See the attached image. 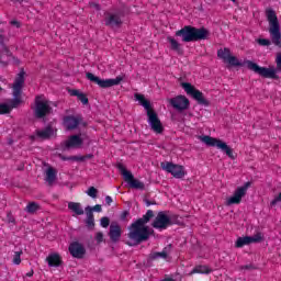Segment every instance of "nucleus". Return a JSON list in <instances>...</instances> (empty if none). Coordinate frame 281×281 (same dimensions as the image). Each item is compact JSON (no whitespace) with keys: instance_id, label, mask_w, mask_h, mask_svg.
Instances as JSON below:
<instances>
[{"instance_id":"1","label":"nucleus","mask_w":281,"mask_h":281,"mask_svg":"<svg viewBox=\"0 0 281 281\" xmlns=\"http://www.w3.org/2000/svg\"><path fill=\"white\" fill-rule=\"evenodd\" d=\"M150 218H155L153 210H148L146 214L130 225L127 238L133 240L135 245H142V243H146L150 238L153 231L149 226H146L150 223Z\"/></svg>"},{"instance_id":"2","label":"nucleus","mask_w":281,"mask_h":281,"mask_svg":"<svg viewBox=\"0 0 281 281\" xmlns=\"http://www.w3.org/2000/svg\"><path fill=\"white\" fill-rule=\"evenodd\" d=\"M176 36H181L183 43H196L198 41H207L210 31L205 27L196 29L192 25H186L176 32Z\"/></svg>"},{"instance_id":"3","label":"nucleus","mask_w":281,"mask_h":281,"mask_svg":"<svg viewBox=\"0 0 281 281\" xmlns=\"http://www.w3.org/2000/svg\"><path fill=\"white\" fill-rule=\"evenodd\" d=\"M266 19L269 23V34L271 36V42L277 47H281L280 21H278L276 10L266 9Z\"/></svg>"},{"instance_id":"4","label":"nucleus","mask_w":281,"mask_h":281,"mask_svg":"<svg viewBox=\"0 0 281 281\" xmlns=\"http://www.w3.org/2000/svg\"><path fill=\"white\" fill-rule=\"evenodd\" d=\"M25 85V71H20L13 82V99L10 101V109H16L21 104V93H23V86Z\"/></svg>"},{"instance_id":"5","label":"nucleus","mask_w":281,"mask_h":281,"mask_svg":"<svg viewBox=\"0 0 281 281\" xmlns=\"http://www.w3.org/2000/svg\"><path fill=\"white\" fill-rule=\"evenodd\" d=\"M199 139H201L203 144H206V146L218 148L220 150H222V153H225L227 157L234 159V150L232 149V147H229L227 143L221 140L220 138H214L212 136L204 135L199 136Z\"/></svg>"},{"instance_id":"6","label":"nucleus","mask_w":281,"mask_h":281,"mask_svg":"<svg viewBox=\"0 0 281 281\" xmlns=\"http://www.w3.org/2000/svg\"><path fill=\"white\" fill-rule=\"evenodd\" d=\"M87 80H90V82H93L94 85H98L101 89H111V87H117L124 78L121 76H117L114 79H101L100 77L93 75V72H86Z\"/></svg>"},{"instance_id":"7","label":"nucleus","mask_w":281,"mask_h":281,"mask_svg":"<svg viewBox=\"0 0 281 281\" xmlns=\"http://www.w3.org/2000/svg\"><path fill=\"white\" fill-rule=\"evenodd\" d=\"M117 170L121 172L122 177L124 178V182L128 183L130 188L134 190H145L146 184L144 182L135 179L133 172L128 171L124 165L119 164L116 165Z\"/></svg>"},{"instance_id":"8","label":"nucleus","mask_w":281,"mask_h":281,"mask_svg":"<svg viewBox=\"0 0 281 281\" xmlns=\"http://www.w3.org/2000/svg\"><path fill=\"white\" fill-rule=\"evenodd\" d=\"M247 69L257 74L261 78H271L272 80H278L280 77L277 75L276 68L260 67L258 64L247 60Z\"/></svg>"},{"instance_id":"9","label":"nucleus","mask_w":281,"mask_h":281,"mask_svg":"<svg viewBox=\"0 0 281 281\" xmlns=\"http://www.w3.org/2000/svg\"><path fill=\"white\" fill-rule=\"evenodd\" d=\"M181 87L186 91L187 95H190L193 100L198 101V104H201L202 106H210V101L205 99L203 92L192 86V83L182 82Z\"/></svg>"},{"instance_id":"10","label":"nucleus","mask_w":281,"mask_h":281,"mask_svg":"<svg viewBox=\"0 0 281 281\" xmlns=\"http://www.w3.org/2000/svg\"><path fill=\"white\" fill-rule=\"evenodd\" d=\"M49 113H52V105H49V101L41 100V97H36L34 109L35 117H37V120H43V117H46Z\"/></svg>"},{"instance_id":"11","label":"nucleus","mask_w":281,"mask_h":281,"mask_svg":"<svg viewBox=\"0 0 281 281\" xmlns=\"http://www.w3.org/2000/svg\"><path fill=\"white\" fill-rule=\"evenodd\" d=\"M151 227H154V229H158L159 232H164V229L172 227V218H170L166 212L160 211L151 223Z\"/></svg>"},{"instance_id":"12","label":"nucleus","mask_w":281,"mask_h":281,"mask_svg":"<svg viewBox=\"0 0 281 281\" xmlns=\"http://www.w3.org/2000/svg\"><path fill=\"white\" fill-rule=\"evenodd\" d=\"M162 170L172 175L175 179H183L186 177V168L175 162L166 161L160 164Z\"/></svg>"},{"instance_id":"13","label":"nucleus","mask_w":281,"mask_h":281,"mask_svg":"<svg viewBox=\"0 0 281 281\" xmlns=\"http://www.w3.org/2000/svg\"><path fill=\"white\" fill-rule=\"evenodd\" d=\"M148 124L156 135H161L164 133V124H161V120H159V115L155 110L147 112Z\"/></svg>"},{"instance_id":"14","label":"nucleus","mask_w":281,"mask_h":281,"mask_svg":"<svg viewBox=\"0 0 281 281\" xmlns=\"http://www.w3.org/2000/svg\"><path fill=\"white\" fill-rule=\"evenodd\" d=\"M122 12L111 13L106 12L104 16V25L106 27H122Z\"/></svg>"},{"instance_id":"15","label":"nucleus","mask_w":281,"mask_h":281,"mask_svg":"<svg viewBox=\"0 0 281 281\" xmlns=\"http://www.w3.org/2000/svg\"><path fill=\"white\" fill-rule=\"evenodd\" d=\"M169 104H171V106L176 111H179L180 113L182 111H188V109H190V100L184 95H178L176 98H171L169 100Z\"/></svg>"},{"instance_id":"16","label":"nucleus","mask_w":281,"mask_h":281,"mask_svg":"<svg viewBox=\"0 0 281 281\" xmlns=\"http://www.w3.org/2000/svg\"><path fill=\"white\" fill-rule=\"evenodd\" d=\"M247 194V183H244L243 187H238L234 194L226 199V205H240V202L243 201V196Z\"/></svg>"},{"instance_id":"17","label":"nucleus","mask_w":281,"mask_h":281,"mask_svg":"<svg viewBox=\"0 0 281 281\" xmlns=\"http://www.w3.org/2000/svg\"><path fill=\"white\" fill-rule=\"evenodd\" d=\"M85 140L80 137V134L70 135L67 140L63 143L64 150H69L71 148H81Z\"/></svg>"},{"instance_id":"18","label":"nucleus","mask_w":281,"mask_h":281,"mask_svg":"<svg viewBox=\"0 0 281 281\" xmlns=\"http://www.w3.org/2000/svg\"><path fill=\"white\" fill-rule=\"evenodd\" d=\"M80 122H82V116L80 115H67L64 117V126L67 131H76L80 126Z\"/></svg>"},{"instance_id":"19","label":"nucleus","mask_w":281,"mask_h":281,"mask_svg":"<svg viewBox=\"0 0 281 281\" xmlns=\"http://www.w3.org/2000/svg\"><path fill=\"white\" fill-rule=\"evenodd\" d=\"M68 250L70 252V256H72V258H79V259L85 258V254H87L85 246H82V244L78 241L70 244Z\"/></svg>"},{"instance_id":"20","label":"nucleus","mask_w":281,"mask_h":281,"mask_svg":"<svg viewBox=\"0 0 281 281\" xmlns=\"http://www.w3.org/2000/svg\"><path fill=\"white\" fill-rule=\"evenodd\" d=\"M110 239L112 243H117L120 238H122V227L119 226L117 223H112L110 225V232H109Z\"/></svg>"},{"instance_id":"21","label":"nucleus","mask_w":281,"mask_h":281,"mask_svg":"<svg viewBox=\"0 0 281 281\" xmlns=\"http://www.w3.org/2000/svg\"><path fill=\"white\" fill-rule=\"evenodd\" d=\"M134 98L137 100V102H139L140 106H144V109L147 111V113L149 111H153V106L150 105V101L146 100V97H144V94L135 93Z\"/></svg>"},{"instance_id":"22","label":"nucleus","mask_w":281,"mask_h":281,"mask_svg":"<svg viewBox=\"0 0 281 281\" xmlns=\"http://www.w3.org/2000/svg\"><path fill=\"white\" fill-rule=\"evenodd\" d=\"M10 58H12V52H10V48H4L0 53V65H1V67H8V63H10Z\"/></svg>"},{"instance_id":"23","label":"nucleus","mask_w":281,"mask_h":281,"mask_svg":"<svg viewBox=\"0 0 281 281\" xmlns=\"http://www.w3.org/2000/svg\"><path fill=\"white\" fill-rule=\"evenodd\" d=\"M46 261L48 263V267H60V265H63V260L60 259V255L58 254L49 255L46 258Z\"/></svg>"},{"instance_id":"24","label":"nucleus","mask_w":281,"mask_h":281,"mask_svg":"<svg viewBox=\"0 0 281 281\" xmlns=\"http://www.w3.org/2000/svg\"><path fill=\"white\" fill-rule=\"evenodd\" d=\"M53 133H54V131L49 126L45 127L44 130L35 131V135L40 139H49V137H52Z\"/></svg>"},{"instance_id":"25","label":"nucleus","mask_w":281,"mask_h":281,"mask_svg":"<svg viewBox=\"0 0 281 281\" xmlns=\"http://www.w3.org/2000/svg\"><path fill=\"white\" fill-rule=\"evenodd\" d=\"M68 210H71V212L76 213L77 216H82V214H85V210H82L81 204L78 202H69Z\"/></svg>"},{"instance_id":"26","label":"nucleus","mask_w":281,"mask_h":281,"mask_svg":"<svg viewBox=\"0 0 281 281\" xmlns=\"http://www.w3.org/2000/svg\"><path fill=\"white\" fill-rule=\"evenodd\" d=\"M194 273H202V274H209V273H212V269H210V267L207 266H195L191 272H190V276H194Z\"/></svg>"},{"instance_id":"27","label":"nucleus","mask_w":281,"mask_h":281,"mask_svg":"<svg viewBox=\"0 0 281 281\" xmlns=\"http://www.w3.org/2000/svg\"><path fill=\"white\" fill-rule=\"evenodd\" d=\"M45 181L48 183V186H52L54 181H56V169L53 167H49L46 170V178Z\"/></svg>"},{"instance_id":"28","label":"nucleus","mask_w":281,"mask_h":281,"mask_svg":"<svg viewBox=\"0 0 281 281\" xmlns=\"http://www.w3.org/2000/svg\"><path fill=\"white\" fill-rule=\"evenodd\" d=\"M161 258L162 260H166L168 258V248H164L160 252H151L149 255V260H159Z\"/></svg>"},{"instance_id":"29","label":"nucleus","mask_w":281,"mask_h":281,"mask_svg":"<svg viewBox=\"0 0 281 281\" xmlns=\"http://www.w3.org/2000/svg\"><path fill=\"white\" fill-rule=\"evenodd\" d=\"M217 56L224 60V63H227L232 56V50L229 48H221L217 50Z\"/></svg>"},{"instance_id":"30","label":"nucleus","mask_w":281,"mask_h":281,"mask_svg":"<svg viewBox=\"0 0 281 281\" xmlns=\"http://www.w3.org/2000/svg\"><path fill=\"white\" fill-rule=\"evenodd\" d=\"M38 210H41V205L36 202H29L25 207V212H27V214H36Z\"/></svg>"},{"instance_id":"31","label":"nucleus","mask_w":281,"mask_h":281,"mask_svg":"<svg viewBox=\"0 0 281 281\" xmlns=\"http://www.w3.org/2000/svg\"><path fill=\"white\" fill-rule=\"evenodd\" d=\"M167 41H168V43H170L171 49L173 52H178V54H179V52H181V44H179V42H177V40H175L172 36H169V37H167Z\"/></svg>"},{"instance_id":"32","label":"nucleus","mask_w":281,"mask_h":281,"mask_svg":"<svg viewBox=\"0 0 281 281\" xmlns=\"http://www.w3.org/2000/svg\"><path fill=\"white\" fill-rule=\"evenodd\" d=\"M254 243H262V233H257L254 236L247 237V245H251Z\"/></svg>"},{"instance_id":"33","label":"nucleus","mask_w":281,"mask_h":281,"mask_svg":"<svg viewBox=\"0 0 281 281\" xmlns=\"http://www.w3.org/2000/svg\"><path fill=\"white\" fill-rule=\"evenodd\" d=\"M226 63L231 65V67H240L243 65L234 55H231Z\"/></svg>"},{"instance_id":"34","label":"nucleus","mask_w":281,"mask_h":281,"mask_svg":"<svg viewBox=\"0 0 281 281\" xmlns=\"http://www.w3.org/2000/svg\"><path fill=\"white\" fill-rule=\"evenodd\" d=\"M245 245H247V236L238 237L235 243V247L237 249H243V247H245Z\"/></svg>"},{"instance_id":"35","label":"nucleus","mask_w":281,"mask_h":281,"mask_svg":"<svg viewBox=\"0 0 281 281\" xmlns=\"http://www.w3.org/2000/svg\"><path fill=\"white\" fill-rule=\"evenodd\" d=\"M12 112V108L5 103H0V115H8Z\"/></svg>"},{"instance_id":"36","label":"nucleus","mask_w":281,"mask_h":281,"mask_svg":"<svg viewBox=\"0 0 281 281\" xmlns=\"http://www.w3.org/2000/svg\"><path fill=\"white\" fill-rule=\"evenodd\" d=\"M21 256H23V250L14 252L13 265H21Z\"/></svg>"},{"instance_id":"37","label":"nucleus","mask_w":281,"mask_h":281,"mask_svg":"<svg viewBox=\"0 0 281 281\" xmlns=\"http://www.w3.org/2000/svg\"><path fill=\"white\" fill-rule=\"evenodd\" d=\"M87 194L88 196H91V199H98V189H95V187H90Z\"/></svg>"},{"instance_id":"38","label":"nucleus","mask_w":281,"mask_h":281,"mask_svg":"<svg viewBox=\"0 0 281 281\" xmlns=\"http://www.w3.org/2000/svg\"><path fill=\"white\" fill-rule=\"evenodd\" d=\"M76 161H87V159H93V154H87L85 156H75Z\"/></svg>"},{"instance_id":"39","label":"nucleus","mask_w":281,"mask_h":281,"mask_svg":"<svg viewBox=\"0 0 281 281\" xmlns=\"http://www.w3.org/2000/svg\"><path fill=\"white\" fill-rule=\"evenodd\" d=\"M258 45H260L261 47H269V45H271V41L267 40V38H258L257 40Z\"/></svg>"},{"instance_id":"40","label":"nucleus","mask_w":281,"mask_h":281,"mask_svg":"<svg viewBox=\"0 0 281 281\" xmlns=\"http://www.w3.org/2000/svg\"><path fill=\"white\" fill-rule=\"evenodd\" d=\"M100 225H101V227L106 228V227H109V225H111V220L106 216L101 217Z\"/></svg>"},{"instance_id":"41","label":"nucleus","mask_w":281,"mask_h":281,"mask_svg":"<svg viewBox=\"0 0 281 281\" xmlns=\"http://www.w3.org/2000/svg\"><path fill=\"white\" fill-rule=\"evenodd\" d=\"M86 225H87V227H90L91 229H93V227H95V218L94 217H87L86 218Z\"/></svg>"},{"instance_id":"42","label":"nucleus","mask_w":281,"mask_h":281,"mask_svg":"<svg viewBox=\"0 0 281 281\" xmlns=\"http://www.w3.org/2000/svg\"><path fill=\"white\" fill-rule=\"evenodd\" d=\"M77 99L79 100V102H81L82 104H89V98H87V94L85 93H80Z\"/></svg>"},{"instance_id":"43","label":"nucleus","mask_w":281,"mask_h":281,"mask_svg":"<svg viewBox=\"0 0 281 281\" xmlns=\"http://www.w3.org/2000/svg\"><path fill=\"white\" fill-rule=\"evenodd\" d=\"M85 212H86L87 218H94V216H93V209L91 206H87L85 209Z\"/></svg>"},{"instance_id":"44","label":"nucleus","mask_w":281,"mask_h":281,"mask_svg":"<svg viewBox=\"0 0 281 281\" xmlns=\"http://www.w3.org/2000/svg\"><path fill=\"white\" fill-rule=\"evenodd\" d=\"M76 156H64L63 154H59V159H61V161H76Z\"/></svg>"},{"instance_id":"45","label":"nucleus","mask_w":281,"mask_h":281,"mask_svg":"<svg viewBox=\"0 0 281 281\" xmlns=\"http://www.w3.org/2000/svg\"><path fill=\"white\" fill-rule=\"evenodd\" d=\"M280 201H281V193H279V194L270 202L271 207H276V205H278V203H280Z\"/></svg>"},{"instance_id":"46","label":"nucleus","mask_w":281,"mask_h":281,"mask_svg":"<svg viewBox=\"0 0 281 281\" xmlns=\"http://www.w3.org/2000/svg\"><path fill=\"white\" fill-rule=\"evenodd\" d=\"M95 240H97V243H103L104 241V234L102 233V232H98L97 234H95Z\"/></svg>"},{"instance_id":"47","label":"nucleus","mask_w":281,"mask_h":281,"mask_svg":"<svg viewBox=\"0 0 281 281\" xmlns=\"http://www.w3.org/2000/svg\"><path fill=\"white\" fill-rule=\"evenodd\" d=\"M92 212H102V205L95 204V205L92 207Z\"/></svg>"},{"instance_id":"48","label":"nucleus","mask_w":281,"mask_h":281,"mask_svg":"<svg viewBox=\"0 0 281 281\" xmlns=\"http://www.w3.org/2000/svg\"><path fill=\"white\" fill-rule=\"evenodd\" d=\"M105 203H106V205H111V203H113V198H111V195H106Z\"/></svg>"},{"instance_id":"49","label":"nucleus","mask_w":281,"mask_h":281,"mask_svg":"<svg viewBox=\"0 0 281 281\" xmlns=\"http://www.w3.org/2000/svg\"><path fill=\"white\" fill-rule=\"evenodd\" d=\"M277 67L281 70V54L277 56Z\"/></svg>"},{"instance_id":"50","label":"nucleus","mask_w":281,"mask_h":281,"mask_svg":"<svg viewBox=\"0 0 281 281\" xmlns=\"http://www.w3.org/2000/svg\"><path fill=\"white\" fill-rule=\"evenodd\" d=\"M11 25H14L15 27H21V22L16 21V20H12L11 22Z\"/></svg>"},{"instance_id":"51","label":"nucleus","mask_w":281,"mask_h":281,"mask_svg":"<svg viewBox=\"0 0 281 281\" xmlns=\"http://www.w3.org/2000/svg\"><path fill=\"white\" fill-rule=\"evenodd\" d=\"M82 92H79L78 90H71L70 91V95H74L76 98H78Z\"/></svg>"},{"instance_id":"52","label":"nucleus","mask_w":281,"mask_h":281,"mask_svg":"<svg viewBox=\"0 0 281 281\" xmlns=\"http://www.w3.org/2000/svg\"><path fill=\"white\" fill-rule=\"evenodd\" d=\"M126 216H128V211H124L122 214H121V221H124L126 218Z\"/></svg>"},{"instance_id":"53","label":"nucleus","mask_w":281,"mask_h":281,"mask_svg":"<svg viewBox=\"0 0 281 281\" xmlns=\"http://www.w3.org/2000/svg\"><path fill=\"white\" fill-rule=\"evenodd\" d=\"M145 203H146L147 207H150V205L157 204L156 202H150V200H146Z\"/></svg>"},{"instance_id":"54","label":"nucleus","mask_w":281,"mask_h":281,"mask_svg":"<svg viewBox=\"0 0 281 281\" xmlns=\"http://www.w3.org/2000/svg\"><path fill=\"white\" fill-rule=\"evenodd\" d=\"M25 276L26 278H32L34 276V270L29 271Z\"/></svg>"},{"instance_id":"55","label":"nucleus","mask_w":281,"mask_h":281,"mask_svg":"<svg viewBox=\"0 0 281 281\" xmlns=\"http://www.w3.org/2000/svg\"><path fill=\"white\" fill-rule=\"evenodd\" d=\"M36 137H37L36 135H31L30 136L31 142H36Z\"/></svg>"},{"instance_id":"56","label":"nucleus","mask_w":281,"mask_h":281,"mask_svg":"<svg viewBox=\"0 0 281 281\" xmlns=\"http://www.w3.org/2000/svg\"><path fill=\"white\" fill-rule=\"evenodd\" d=\"M162 281H175V279H172V278H166V279H164Z\"/></svg>"},{"instance_id":"57","label":"nucleus","mask_w":281,"mask_h":281,"mask_svg":"<svg viewBox=\"0 0 281 281\" xmlns=\"http://www.w3.org/2000/svg\"><path fill=\"white\" fill-rule=\"evenodd\" d=\"M9 223H14V218H12V220H9Z\"/></svg>"},{"instance_id":"58","label":"nucleus","mask_w":281,"mask_h":281,"mask_svg":"<svg viewBox=\"0 0 281 281\" xmlns=\"http://www.w3.org/2000/svg\"><path fill=\"white\" fill-rule=\"evenodd\" d=\"M249 186H251V182H247V188H249Z\"/></svg>"},{"instance_id":"59","label":"nucleus","mask_w":281,"mask_h":281,"mask_svg":"<svg viewBox=\"0 0 281 281\" xmlns=\"http://www.w3.org/2000/svg\"><path fill=\"white\" fill-rule=\"evenodd\" d=\"M130 247H133V244H127Z\"/></svg>"},{"instance_id":"60","label":"nucleus","mask_w":281,"mask_h":281,"mask_svg":"<svg viewBox=\"0 0 281 281\" xmlns=\"http://www.w3.org/2000/svg\"><path fill=\"white\" fill-rule=\"evenodd\" d=\"M247 269L249 270V269H251V267H250V266H248V267H247Z\"/></svg>"},{"instance_id":"61","label":"nucleus","mask_w":281,"mask_h":281,"mask_svg":"<svg viewBox=\"0 0 281 281\" xmlns=\"http://www.w3.org/2000/svg\"><path fill=\"white\" fill-rule=\"evenodd\" d=\"M231 1H233V3H236V0H231Z\"/></svg>"}]
</instances>
